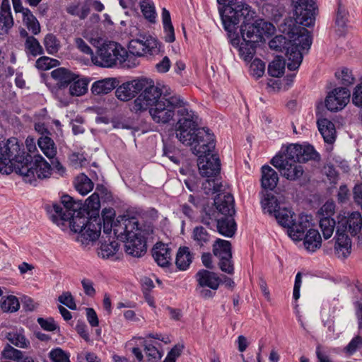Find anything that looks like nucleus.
Here are the masks:
<instances>
[{"label":"nucleus","mask_w":362,"mask_h":362,"mask_svg":"<svg viewBox=\"0 0 362 362\" xmlns=\"http://www.w3.org/2000/svg\"><path fill=\"white\" fill-rule=\"evenodd\" d=\"M81 284L86 295L93 297L95 296L96 291L93 287V283L88 279H83L81 281Z\"/></svg>","instance_id":"obj_63"},{"label":"nucleus","mask_w":362,"mask_h":362,"mask_svg":"<svg viewBox=\"0 0 362 362\" xmlns=\"http://www.w3.org/2000/svg\"><path fill=\"white\" fill-rule=\"evenodd\" d=\"M0 307L3 312L13 313L19 309L20 303L16 296H8L1 300Z\"/></svg>","instance_id":"obj_47"},{"label":"nucleus","mask_w":362,"mask_h":362,"mask_svg":"<svg viewBox=\"0 0 362 362\" xmlns=\"http://www.w3.org/2000/svg\"><path fill=\"white\" fill-rule=\"evenodd\" d=\"M139 95L134 100L132 110L135 112H144L158 103L163 94V90L149 78H141Z\"/></svg>","instance_id":"obj_10"},{"label":"nucleus","mask_w":362,"mask_h":362,"mask_svg":"<svg viewBox=\"0 0 362 362\" xmlns=\"http://www.w3.org/2000/svg\"><path fill=\"white\" fill-rule=\"evenodd\" d=\"M144 351L148 358V361H153L154 360L160 359L162 357L161 353L156 346L151 344H146L144 346Z\"/></svg>","instance_id":"obj_62"},{"label":"nucleus","mask_w":362,"mask_h":362,"mask_svg":"<svg viewBox=\"0 0 362 362\" xmlns=\"http://www.w3.org/2000/svg\"><path fill=\"white\" fill-rule=\"evenodd\" d=\"M141 9L144 17L148 19L150 22H153L156 18L155 8L152 5H150L146 2L141 4Z\"/></svg>","instance_id":"obj_61"},{"label":"nucleus","mask_w":362,"mask_h":362,"mask_svg":"<svg viewBox=\"0 0 362 362\" xmlns=\"http://www.w3.org/2000/svg\"><path fill=\"white\" fill-rule=\"evenodd\" d=\"M334 252L339 258H346L351 252V241L346 233L337 229Z\"/></svg>","instance_id":"obj_21"},{"label":"nucleus","mask_w":362,"mask_h":362,"mask_svg":"<svg viewBox=\"0 0 362 362\" xmlns=\"http://www.w3.org/2000/svg\"><path fill=\"white\" fill-rule=\"evenodd\" d=\"M7 339L11 344L20 348H27L30 344L23 334L17 332L8 333Z\"/></svg>","instance_id":"obj_50"},{"label":"nucleus","mask_w":362,"mask_h":362,"mask_svg":"<svg viewBox=\"0 0 362 362\" xmlns=\"http://www.w3.org/2000/svg\"><path fill=\"white\" fill-rule=\"evenodd\" d=\"M58 61L48 57H41L36 61V67L42 70H48L56 65Z\"/></svg>","instance_id":"obj_58"},{"label":"nucleus","mask_w":362,"mask_h":362,"mask_svg":"<svg viewBox=\"0 0 362 362\" xmlns=\"http://www.w3.org/2000/svg\"><path fill=\"white\" fill-rule=\"evenodd\" d=\"M350 90L346 87H339L330 91L325 99V106L331 112L342 110L349 102Z\"/></svg>","instance_id":"obj_13"},{"label":"nucleus","mask_w":362,"mask_h":362,"mask_svg":"<svg viewBox=\"0 0 362 362\" xmlns=\"http://www.w3.org/2000/svg\"><path fill=\"white\" fill-rule=\"evenodd\" d=\"M23 22L28 30L33 35H37L40 33V23L35 16L28 8H26L23 11Z\"/></svg>","instance_id":"obj_39"},{"label":"nucleus","mask_w":362,"mask_h":362,"mask_svg":"<svg viewBox=\"0 0 362 362\" xmlns=\"http://www.w3.org/2000/svg\"><path fill=\"white\" fill-rule=\"evenodd\" d=\"M236 10L233 15H236L235 21L230 28L223 24L226 31L232 37L230 42L233 47H238L239 54L245 62H250L256 52L257 44L263 39L264 35H271L274 30V27L271 23L262 19L254 21L255 12L251 7H245Z\"/></svg>","instance_id":"obj_2"},{"label":"nucleus","mask_w":362,"mask_h":362,"mask_svg":"<svg viewBox=\"0 0 362 362\" xmlns=\"http://www.w3.org/2000/svg\"><path fill=\"white\" fill-rule=\"evenodd\" d=\"M296 18H286L279 30L285 35H276L269 45L272 49L285 52L287 67L291 71L298 69L303 61V51L311 46L309 31L304 27L313 25L317 8L314 0H293Z\"/></svg>","instance_id":"obj_1"},{"label":"nucleus","mask_w":362,"mask_h":362,"mask_svg":"<svg viewBox=\"0 0 362 362\" xmlns=\"http://www.w3.org/2000/svg\"><path fill=\"white\" fill-rule=\"evenodd\" d=\"M58 300L62 304L66 305L71 310H75L77 309L74 298L70 292H64L59 296Z\"/></svg>","instance_id":"obj_59"},{"label":"nucleus","mask_w":362,"mask_h":362,"mask_svg":"<svg viewBox=\"0 0 362 362\" xmlns=\"http://www.w3.org/2000/svg\"><path fill=\"white\" fill-rule=\"evenodd\" d=\"M13 25L9 0H2L0 8V35L6 33Z\"/></svg>","instance_id":"obj_28"},{"label":"nucleus","mask_w":362,"mask_h":362,"mask_svg":"<svg viewBox=\"0 0 362 362\" xmlns=\"http://www.w3.org/2000/svg\"><path fill=\"white\" fill-rule=\"evenodd\" d=\"M88 81L85 78L72 81L69 87V93L74 96L85 94L88 90Z\"/></svg>","instance_id":"obj_45"},{"label":"nucleus","mask_w":362,"mask_h":362,"mask_svg":"<svg viewBox=\"0 0 362 362\" xmlns=\"http://www.w3.org/2000/svg\"><path fill=\"white\" fill-rule=\"evenodd\" d=\"M194 259V254L190 251L189 247H180L175 258L176 267L180 271L187 270Z\"/></svg>","instance_id":"obj_29"},{"label":"nucleus","mask_w":362,"mask_h":362,"mask_svg":"<svg viewBox=\"0 0 362 362\" xmlns=\"http://www.w3.org/2000/svg\"><path fill=\"white\" fill-rule=\"evenodd\" d=\"M337 229L341 233L349 232L351 235H356L362 231V216L361 213L354 211L348 216L339 217Z\"/></svg>","instance_id":"obj_15"},{"label":"nucleus","mask_w":362,"mask_h":362,"mask_svg":"<svg viewBox=\"0 0 362 362\" xmlns=\"http://www.w3.org/2000/svg\"><path fill=\"white\" fill-rule=\"evenodd\" d=\"M44 45L48 54H55L60 49V42L52 33H48L44 38Z\"/></svg>","instance_id":"obj_46"},{"label":"nucleus","mask_w":362,"mask_h":362,"mask_svg":"<svg viewBox=\"0 0 362 362\" xmlns=\"http://www.w3.org/2000/svg\"><path fill=\"white\" fill-rule=\"evenodd\" d=\"M24 46L28 55L37 57L44 53L42 47L35 37H28L25 40Z\"/></svg>","instance_id":"obj_41"},{"label":"nucleus","mask_w":362,"mask_h":362,"mask_svg":"<svg viewBox=\"0 0 362 362\" xmlns=\"http://www.w3.org/2000/svg\"><path fill=\"white\" fill-rule=\"evenodd\" d=\"M141 78L122 83L115 90L116 97L122 101H128L139 93Z\"/></svg>","instance_id":"obj_18"},{"label":"nucleus","mask_w":362,"mask_h":362,"mask_svg":"<svg viewBox=\"0 0 362 362\" xmlns=\"http://www.w3.org/2000/svg\"><path fill=\"white\" fill-rule=\"evenodd\" d=\"M261 204L264 212L270 215H274L278 209L280 208L276 197L270 193H266L264 195Z\"/></svg>","instance_id":"obj_40"},{"label":"nucleus","mask_w":362,"mask_h":362,"mask_svg":"<svg viewBox=\"0 0 362 362\" xmlns=\"http://www.w3.org/2000/svg\"><path fill=\"white\" fill-rule=\"evenodd\" d=\"M219 214L220 212L216 208H205L202 215V223L206 226H210L213 221L218 223V221L220 219L218 218Z\"/></svg>","instance_id":"obj_49"},{"label":"nucleus","mask_w":362,"mask_h":362,"mask_svg":"<svg viewBox=\"0 0 362 362\" xmlns=\"http://www.w3.org/2000/svg\"><path fill=\"white\" fill-rule=\"evenodd\" d=\"M2 356L5 358L19 361L23 358V352L9 344H7L1 352Z\"/></svg>","instance_id":"obj_54"},{"label":"nucleus","mask_w":362,"mask_h":362,"mask_svg":"<svg viewBox=\"0 0 362 362\" xmlns=\"http://www.w3.org/2000/svg\"><path fill=\"white\" fill-rule=\"evenodd\" d=\"M274 216L278 223L284 228H287L288 230L294 221L293 216H295V214L286 208H279Z\"/></svg>","instance_id":"obj_38"},{"label":"nucleus","mask_w":362,"mask_h":362,"mask_svg":"<svg viewBox=\"0 0 362 362\" xmlns=\"http://www.w3.org/2000/svg\"><path fill=\"white\" fill-rule=\"evenodd\" d=\"M152 256L157 264L161 267H168L172 262V250L168 245L157 243L152 249Z\"/></svg>","instance_id":"obj_17"},{"label":"nucleus","mask_w":362,"mask_h":362,"mask_svg":"<svg viewBox=\"0 0 362 362\" xmlns=\"http://www.w3.org/2000/svg\"><path fill=\"white\" fill-rule=\"evenodd\" d=\"M195 279L198 283L197 286L207 287L214 291L218 288L221 283V279L216 273L206 269L199 270Z\"/></svg>","instance_id":"obj_20"},{"label":"nucleus","mask_w":362,"mask_h":362,"mask_svg":"<svg viewBox=\"0 0 362 362\" xmlns=\"http://www.w3.org/2000/svg\"><path fill=\"white\" fill-rule=\"evenodd\" d=\"M362 348V337L357 335L354 337L344 348L345 351L349 355L354 354L357 350Z\"/></svg>","instance_id":"obj_57"},{"label":"nucleus","mask_w":362,"mask_h":362,"mask_svg":"<svg viewBox=\"0 0 362 362\" xmlns=\"http://www.w3.org/2000/svg\"><path fill=\"white\" fill-rule=\"evenodd\" d=\"M37 144L43 153L49 158H54L57 153V149L53 140L48 136H41L37 141Z\"/></svg>","instance_id":"obj_36"},{"label":"nucleus","mask_w":362,"mask_h":362,"mask_svg":"<svg viewBox=\"0 0 362 362\" xmlns=\"http://www.w3.org/2000/svg\"><path fill=\"white\" fill-rule=\"evenodd\" d=\"M213 253L219 259L218 266L221 270L229 274H233L234 267L230 243L228 240L216 239L213 244Z\"/></svg>","instance_id":"obj_12"},{"label":"nucleus","mask_w":362,"mask_h":362,"mask_svg":"<svg viewBox=\"0 0 362 362\" xmlns=\"http://www.w3.org/2000/svg\"><path fill=\"white\" fill-rule=\"evenodd\" d=\"M132 56L119 43L114 41L103 42L97 48L96 55L92 57L93 63L101 67H112L117 64L133 67L136 62H131Z\"/></svg>","instance_id":"obj_7"},{"label":"nucleus","mask_w":362,"mask_h":362,"mask_svg":"<svg viewBox=\"0 0 362 362\" xmlns=\"http://www.w3.org/2000/svg\"><path fill=\"white\" fill-rule=\"evenodd\" d=\"M320 227L325 239H329L333 234L336 226V221L330 217L319 218Z\"/></svg>","instance_id":"obj_44"},{"label":"nucleus","mask_w":362,"mask_h":362,"mask_svg":"<svg viewBox=\"0 0 362 362\" xmlns=\"http://www.w3.org/2000/svg\"><path fill=\"white\" fill-rule=\"evenodd\" d=\"M214 205L222 215L233 216L235 214L234 199L230 193H218L214 198Z\"/></svg>","instance_id":"obj_19"},{"label":"nucleus","mask_w":362,"mask_h":362,"mask_svg":"<svg viewBox=\"0 0 362 362\" xmlns=\"http://www.w3.org/2000/svg\"><path fill=\"white\" fill-rule=\"evenodd\" d=\"M74 185L81 195H86L93 189L94 185L87 175L81 173L76 177Z\"/></svg>","instance_id":"obj_37"},{"label":"nucleus","mask_w":362,"mask_h":362,"mask_svg":"<svg viewBox=\"0 0 362 362\" xmlns=\"http://www.w3.org/2000/svg\"><path fill=\"white\" fill-rule=\"evenodd\" d=\"M52 77L57 81L60 87H64L71 84L72 81L78 78V76L73 74L65 68H58L51 72Z\"/></svg>","instance_id":"obj_32"},{"label":"nucleus","mask_w":362,"mask_h":362,"mask_svg":"<svg viewBox=\"0 0 362 362\" xmlns=\"http://www.w3.org/2000/svg\"><path fill=\"white\" fill-rule=\"evenodd\" d=\"M52 167L41 155L25 154L24 147L16 138L0 141V173L8 175L15 171L26 182L35 185L37 178L45 179L51 175Z\"/></svg>","instance_id":"obj_3"},{"label":"nucleus","mask_w":362,"mask_h":362,"mask_svg":"<svg viewBox=\"0 0 362 362\" xmlns=\"http://www.w3.org/2000/svg\"><path fill=\"white\" fill-rule=\"evenodd\" d=\"M310 226L309 218L307 215H300L298 221H293L288 230L289 236L295 240H300L305 235V232L308 230Z\"/></svg>","instance_id":"obj_23"},{"label":"nucleus","mask_w":362,"mask_h":362,"mask_svg":"<svg viewBox=\"0 0 362 362\" xmlns=\"http://www.w3.org/2000/svg\"><path fill=\"white\" fill-rule=\"evenodd\" d=\"M346 14L345 9L339 5L336 18V25L338 27L339 35H343L344 33V28L346 23Z\"/></svg>","instance_id":"obj_55"},{"label":"nucleus","mask_w":362,"mask_h":362,"mask_svg":"<svg viewBox=\"0 0 362 362\" xmlns=\"http://www.w3.org/2000/svg\"><path fill=\"white\" fill-rule=\"evenodd\" d=\"M318 130L325 143L332 144L336 140V129L334 123L326 118H320L317 121Z\"/></svg>","instance_id":"obj_25"},{"label":"nucleus","mask_w":362,"mask_h":362,"mask_svg":"<svg viewBox=\"0 0 362 362\" xmlns=\"http://www.w3.org/2000/svg\"><path fill=\"white\" fill-rule=\"evenodd\" d=\"M286 62L283 57H276L268 66V73L272 77H280L284 73Z\"/></svg>","instance_id":"obj_42"},{"label":"nucleus","mask_w":362,"mask_h":362,"mask_svg":"<svg viewBox=\"0 0 362 362\" xmlns=\"http://www.w3.org/2000/svg\"><path fill=\"white\" fill-rule=\"evenodd\" d=\"M49 357L52 362H70V355L59 347L51 350Z\"/></svg>","instance_id":"obj_52"},{"label":"nucleus","mask_w":362,"mask_h":362,"mask_svg":"<svg viewBox=\"0 0 362 362\" xmlns=\"http://www.w3.org/2000/svg\"><path fill=\"white\" fill-rule=\"evenodd\" d=\"M301 145L297 144H290L281 153L275 156L271 160L274 166H279L284 162L300 163V153Z\"/></svg>","instance_id":"obj_16"},{"label":"nucleus","mask_w":362,"mask_h":362,"mask_svg":"<svg viewBox=\"0 0 362 362\" xmlns=\"http://www.w3.org/2000/svg\"><path fill=\"white\" fill-rule=\"evenodd\" d=\"M192 238L194 243V246L205 249L211 244L213 236L206 228L198 226L194 228Z\"/></svg>","instance_id":"obj_24"},{"label":"nucleus","mask_w":362,"mask_h":362,"mask_svg":"<svg viewBox=\"0 0 362 362\" xmlns=\"http://www.w3.org/2000/svg\"><path fill=\"white\" fill-rule=\"evenodd\" d=\"M104 190H105V189L103 186L98 185L95 192L86 199L85 204H82V206H84L87 211H88V210L98 211L100 206V202L98 192H103Z\"/></svg>","instance_id":"obj_43"},{"label":"nucleus","mask_w":362,"mask_h":362,"mask_svg":"<svg viewBox=\"0 0 362 362\" xmlns=\"http://www.w3.org/2000/svg\"><path fill=\"white\" fill-rule=\"evenodd\" d=\"M335 76L339 81V83L344 86L352 85L355 81L352 71L346 67L342 68L340 71H336Z\"/></svg>","instance_id":"obj_48"},{"label":"nucleus","mask_w":362,"mask_h":362,"mask_svg":"<svg viewBox=\"0 0 362 362\" xmlns=\"http://www.w3.org/2000/svg\"><path fill=\"white\" fill-rule=\"evenodd\" d=\"M280 171L281 175L288 180H296L300 178L303 173V168L298 163L284 162L279 166H274Z\"/></svg>","instance_id":"obj_26"},{"label":"nucleus","mask_w":362,"mask_h":362,"mask_svg":"<svg viewBox=\"0 0 362 362\" xmlns=\"http://www.w3.org/2000/svg\"><path fill=\"white\" fill-rule=\"evenodd\" d=\"M115 216V211L112 208H105L103 209L101 213L100 221H103V233L105 235H110L112 230L115 228L119 229V231L122 230V227L120 226H117L115 223H114V218ZM119 225L122 223V221H118Z\"/></svg>","instance_id":"obj_30"},{"label":"nucleus","mask_w":362,"mask_h":362,"mask_svg":"<svg viewBox=\"0 0 362 362\" xmlns=\"http://www.w3.org/2000/svg\"><path fill=\"white\" fill-rule=\"evenodd\" d=\"M54 214L51 215L52 220L57 224L59 221H69L72 231L78 233L77 241L87 246L98 240L101 232V221L99 215L88 218L89 212L81 202H74L69 195L62 197L61 203L52 205Z\"/></svg>","instance_id":"obj_4"},{"label":"nucleus","mask_w":362,"mask_h":362,"mask_svg":"<svg viewBox=\"0 0 362 362\" xmlns=\"http://www.w3.org/2000/svg\"><path fill=\"white\" fill-rule=\"evenodd\" d=\"M177 114L180 118L177 122L176 136L183 144L194 147L214 136L209 129L197 127L198 116L185 105L177 111Z\"/></svg>","instance_id":"obj_5"},{"label":"nucleus","mask_w":362,"mask_h":362,"mask_svg":"<svg viewBox=\"0 0 362 362\" xmlns=\"http://www.w3.org/2000/svg\"><path fill=\"white\" fill-rule=\"evenodd\" d=\"M115 88V81L112 78H105L93 83L91 91L95 95L107 94Z\"/></svg>","instance_id":"obj_34"},{"label":"nucleus","mask_w":362,"mask_h":362,"mask_svg":"<svg viewBox=\"0 0 362 362\" xmlns=\"http://www.w3.org/2000/svg\"><path fill=\"white\" fill-rule=\"evenodd\" d=\"M129 54L132 56L131 62H135L134 57H144L157 54L160 51L158 41L151 35H139L132 40L128 45Z\"/></svg>","instance_id":"obj_11"},{"label":"nucleus","mask_w":362,"mask_h":362,"mask_svg":"<svg viewBox=\"0 0 362 362\" xmlns=\"http://www.w3.org/2000/svg\"><path fill=\"white\" fill-rule=\"evenodd\" d=\"M218 3L223 6L219 8V13L221 18L222 23L226 24L228 28L232 26V19L235 21L236 15H233L236 10L244 7H251L244 1H237V0H217ZM245 9V8H243Z\"/></svg>","instance_id":"obj_14"},{"label":"nucleus","mask_w":362,"mask_h":362,"mask_svg":"<svg viewBox=\"0 0 362 362\" xmlns=\"http://www.w3.org/2000/svg\"><path fill=\"white\" fill-rule=\"evenodd\" d=\"M122 221L120 225L122 230L115 228V235L124 236L127 254L134 257H142L146 252V238L141 234L142 230L139 227L138 222L134 217H122Z\"/></svg>","instance_id":"obj_6"},{"label":"nucleus","mask_w":362,"mask_h":362,"mask_svg":"<svg viewBox=\"0 0 362 362\" xmlns=\"http://www.w3.org/2000/svg\"><path fill=\"white\" fill-rule=\"evenodd\" d=\"M203 189L206 194H213L220 193L223 191V186L219 175L207 177L206 181L202 184Z\"/></svg>","instance_id":"obj_35"},{"label":"nucleus","mask_w":362,"mask_h":362,"mask_svg":"<svg viewBox=\"0 0 362 362\" xmlns=\"http://www.w3.org/2000/svg\"><path fill=\"white\" fill-rule=\"evenodd\" d=\"M279 182L278 173L269 165H264L262 167V187L267 190H274Z\"/></svg>","instance_id":"obj_27"},{"label":"nucleus","mask_w":362,"mask_h":362,"mask_svg":"<svg viewBox=\"0 0 362 362\" xmlns=\"http://www.w3.org/2000/svg\"><path fill=\"white\" fill-rule=\"evenodd\" d=\"M317 156V152L311 145L301 146L300 153V163H305L310 160H314Z\"/></svg>","instance_id":"obj_53"},{"label":"nucleus","mask_w":362,"mask_h":362,"mask_svg":"<svg viewBox=\"0 0 362 362\" xmlns=\"http://www.w3.org/2000/svg\"><path fill=\"white\" fill-rule=\"evenodd\" d=\"M106 235L105 238L102 237L98 255L103 259H110L115 256L119 250V243L115 236Z\"/></svg>","instance_id":"obj_22"},{"label":"nucleus","mask_w":362,"mask_h":362,"mask_svg":"<svg viewBox=\"0 0 362 362\" xmlns=\"http://www.w3.org/2000/svg\"><path fill=\"white\" fill-rule=\"evenodd\" d=\"M250 74L256 78L262 77L265 71V64L259 59H255L250 66Z\"/></svg>","instance_id":"obj_51"},{"label":"nucleus","mask_w":362,"mask_h":362,"mask_svg":"<svg viewBox=\"0 0 362 362\" xmlns=\"http://www.w3.org/2000/svg\"><path fill=\"white\" fill-rule=\"evenodd\" d=\"M192 147L194 153L198 156L197 165L200 174L206 177L220 175L221 161L218 156L214 153V136Z\"/></svg>","instance_id":"obj_8"},{"label":"nucleus","mask_w":362,"mask_h":362,"mask_svg":"<svg viewBox=\"0 0 362 362\" xmlns=\"http://www.w3.org/2000/svg\"><path fill=\"white\" fill-rule=\"evenodd\" d=\"M352 102L356 106L362 107V83L355 88Z\"/></svg>","instance_id":"obj_64"},{"label":"nucleus","mask_w":362,"mask_h":362,"mask_svg":"<svg viewBox=\"0 0 362 362\" xmlns=\"http://www.w3.org/2000/svg\"><path fill=\"white\" fill-rule=\"evenodd\" d=\"M216 226L220 234L228 238L233 237L236 230V223L233 216H225L221 218Z\"/></svg>","instance_id":"obj_31"},{"label":"nucleus","mask_w":362,"mask_h":362,"mask_svg":"<svg viewBox=\"0 0 362 362\" xmlns=\"http://www.w3.org/2000/svg\"><path fill=\"white\" fill-rule=\"evenodd\" d=\"M186 105V102L179 95L165 93L160 101L149 108V113L156 123L169 122L175 115V110Z\"/></svg>","instance_id":"obj_9"},{"label":"nucleus","mask_w":362,"mask_h":362,"mask_svg":"<svg viewBox=\"0 0 362 362\" xmlns=\"http://www.w3.org/2000/svg\"><path fill=\"white\" fill-rule=\"evenodd\" d=\"M303 238L305 247L310 252H315L321 247L322 238L317 230L309 229Z\"/></svg>","instance_id":"obj_33"},{"label":"nucleus","mask_w":362,"mask_h":362,"mask_svg":"<svg viewBox=\"0 0 362 362\" xmlns=\"http://www.w3.org/2000/svg\"><path fill=\"white\" fill-rule=\"evenodd\" d=\"M335 204L333 202H327L320 208L318 211V216L320 217H330L334 214Z\"/></svg>","instance_id":"obj_60"},{"label":"nucleus","mask_w":362,"mask_h":362,"mask_svg":"<svg viewBox=\"0 0 362 362\" xmlns=\"http://www.w3.org/2000/svg\"><path fill=\"white\" fill-rule=\"evenodd\" d=\"M40 326L45 331L53 332L59 330V327L52 317H38L37 320Z\"/></svg>","instance_id":"obj_56"}]
</instances>
